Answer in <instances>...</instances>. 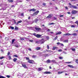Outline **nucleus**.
Masks as SVG:
<instances>
[{
    "label": "nucleus",
    "mask_w": 78,
    "mask_h": 78,
    "mask_svg": "<svg viewBox=\"0 0 78 78\" xmlns=\"http://www.w3.org/2000/svg\"><path fill=\"white\" fill-rule=\"evenodd\" d=\"M38 70L39 71H41L42 70V68H39Z\"/></svg>",
    "instance_id": "c85d7f7f"
},
{
    "label": "nucleus",
    "mask_w": 78,
    "mask_h": 78,
    "mask_svg": "<svg viewBox=\"0 0 78 78\" xmlns=\"http://www.w3.org/2000/svg\"><path fill=\"white\" fill-rule=\"evenodd\" d=\"M59 58L60 59H63V57H59Z\"/></svg>",
    "instance_id": "7c9ffc66"
},
{
    "label": "nucleus",
    "mask_w": 78,
    "mask_h": 78,
    "mask_svg": "<svg viewBox=\"0 0 78 78\" xmlns=\"http://www.w3.org/2000/svg\"><path fill=\"white\" fill-rule=\"evenodd\" d=\"M11 53L9 52L8 53V54L7 55H8V56H9V55Z\"/></svg>",
    "instance_id": "8fccbe9b"
},
{
    "label": "nucleus",
    "mask_w": 78,
    "mask_h": 78,
    "mask_svg": "<svg viewBox=\"0 0 78 78\" xmlns=\"http://www.w3.org/2000/svg\"><path fill=\"white\" fill-rule=\"evenodd\" d=\"M47 31L48 32H50V30L49 29H48L47 30Z\"/></svg>",
    "instance_id": "e2e57ef3"
},
{
    "label": "nucleus",
    "mask_w": 78,
    "mask_h": 78,
    "mask_svg": "<svg viewBox=\"0 0 78 78\" xmlns=\"http://www.w3.org/2000/svg\"><path fill=\"white\" fill-rule=\"evenodd\" d=\"M6 76V77H7V78H10V76H9V75H7Z\"/></svg>",
    "instance_id": "3c124183"
},
{
    "label": "nucleus",
    "mask_w": 78,
    "mask_h": 78,
    "mask_svg": "<svg viewBox=\"0 0 78 78\" xmlns=\"http://www.w3.org/2000/svg\"><path fill=\"white\" fill-rule=\"evenodd\" d=\"M43 73L44 74H51V73L49 71H46L44 72Z\"/></svg>",
    "instance_id": "423d86ee"
},
{
    "label": "nucleus",
    "mask_w": 78,
    "mask_h": 78,
    "mask_svg": "<svg viewBox=\"0 0 78 78\" xmlns=\"http://www.w3.org/2000/svg\"><path fill=\"white\" fill-rule=\"evenodd\" d=\"M33 35H34V36H35L36 37V34L35 33H34L33 34Z\"/></svg>",
    "instance_id": "49530a36"
},
{
    "label": "nucleus",
    "mask_w": 78,
    "mask_h": 78,
    "mask_svg": "<svg viewBox=\"0 0 78 78\" xmlns=\"http://www.w3.org/2000/svg\"><path fill=\"white\" fill-rule=\"evenodd\" d=\"M26 59H27V60H29V58L28 57H26Z\"/></svg>",
    "instance_id": "4d7b16f0"
},
{
    "label": "nucleus",
    "mask_w": 78,
    "mask_h": 78,
    "mask_svg": "<svg viewBox=\"0 0 78 78\" xmlns=\"http://www.w3.org/2000/svg\"><path fill=\"white\" fill-rule=\"evenodd\" d=\"M49 33H51V34H54V33L53 32H51Z\"/></svg>",
    "instance_id": "603ef678"
},
{
    "label": "nucleus",
    "mask_w": 78,
    "mask_h": 78,
    "mask_svg": "<svg viewBox=\"0 0 78 78\" xmlns=\"http://www.w3.org/2000/svg\"><path fill=\"white\" fill-rule=\"evenodd\" d=\"M64 73V71L63 72H58V74H61V73Z\"/></svg>",
    "instance_id": "4be33fe9"
},
{
    "label": "nucleus",
    "mask_w": 78,
    "mask_h": 78,
    "mask_svg": "<svg viewBox=\"0 0 78 78\" xmlns=\"http://www.w3.org/2000/svg\"><path fill=\"white\" fill-rule=\"evenodd\" d=\"M10 28L11 29H12V30H14V27H12V26H10Z\"/></svg>",
    "instance_id": "b1692460"
},
{
    "label": "nucleus",
    "mask_w": 78,
    "mask_h": 78,
    "mask_svg": "<svg viewBox=\"0 0 78 78\" xmlns=\"http://www.w3.org/2000/svg\"><path fill=\"white\" fill-rule=\"evenodd\" d=\"M41 36H42L41 35L39 34H37L36 35V37H37V38H40V37H41Z\"/></svg>",
    "instance_id": "0eeeda50"
},
{
    "label": "nucleus",
    "mask_w": 78,
    "mask_h": 78,
    "mask_svg": "<svg viewBox=\"0 0 78 78\" xmlns=\"http://www.w3.org/2000/svg\"><path fill=\"white\" fill-rule=\"evenodd\" d=\"M18 63H20V64H22V62L20 61H19Z\"/></svg>",
    "instance_id": "052dcab7"
},
{
    "label": "nucleus",
    "mask_w": 78,
    "mask_h": 78,
    "mask_svg": "<svg viewBox=\"0 0 78 78\" xmlns=\"http://www.w3.org/2000/svg\"><path fill=\"white\" fill-rule=\"evenodd\" d=\"M3 58H4V57H0V59H3Z\"/></svg>",
    "instance_id": "a18cd8bd"
},
{
    "label": "nucleus",
    "mask_w": 78,
    "mask_h": 78,
    "mask_svg": "<svg viewBox=\"0 0 78 78\" xmlns=\"http://www.w3.org/2000/svg\"><path fill=\"white\" fill-rule=\"evenodd\" d=\"M25 39H26V40H27V41H29V38H25Z\"/></svg>",
    "instance_id": "a19ab883"
},
{
    "label": "nucleus",
    "mask_w": 78,
    "mask_h": 78,
    "mask_svg": "<svg viewBox=\"0 0 78 78\" xmlns=\"http://www.w3.org/2000/svg\"><path fill=\"white\" fill-rule=\"evenodd\" d=\"M71 49L72 51H76V50H75V48H71Z\"/></svg>",
    "instance_id": "f3484780"
},
{
    "label": "nucleus",
    "mask_w": 78,
    "mask_h": 78,
    "mask_svg": "<svg viewBox=\"0 0 78 78\" xmlns=\"http://www.w3.org/2000/svg\"><path fill=\"white\" fill-rule=\"evenodd\" d=\"M72 35H73L74 36H76V34L74 33L73 34H72Z\"/></svg>",
    "instance_id": "4c0bfd02"
},
{
    "label": "nucleus",
    "mask_w": 78,
    "mask_h": 78,
    "mask_svg": "<svg viewBox=\"0 0 78 78\" xmlns=\"http://www.w3.org/2000/svg\"><path fill=\"white\" fill-rule=\"evenodd\" d=\"M39 12V11L38 10L37 11H36V12H34L33 14V16H37V14Z\"/></svg>",
    "instance_id": "f257e3e1"
},
{
    "label": "nucleus",
    "mask_w": 78,
    "mask_h": 78,
    "mask_svg": "<svg viewBox=\"0 0 78 78\" xmlns=\"http://www.w3.org/2000/svg\"><path fill=\"white\" fill-rule=\"evenodd\" d=\"M52 16L51 14H49L47 17V18L48 19H50V18H51V17H52Z\"/></svg>",
    "instance_id": "9d476101"
},
{
    "label": "nucleus",
    "mask_w": 78,
    "mask_h": 78,
    "mask_svg": "<svg viewBox=\"0 0 78 78\" xmlns=\"http://www.w3.org/2000/svg\"><path fill=\"white\" fill-rule=\"evenodd\" d=\"M58 51L59 52H60V51H62V49H60L59 50H58Z\"/></svg>",
    "instance_id": "72a5a7b5"
},
{
    "label": "nucleus",
    "mask_w": 78,
    "mask_h": 78,
    "mask_svg": "<svg viewBox=\"0 0 78 78\" xmlns=\"http://www.w3.org/2000/svg\"><path fill=\"white\" fill-rule=\"evenodd\" d=\"M64 17V15H60V17Z\"/></svg>",
    "instance_id": "c03bdc74"
},
{
    "label": "nucleus",
    "mask_w": 78,
    "mask_h": 78,
    "mask_svg": "<svg viewBox=\"0 0 78 78\" xmlns=\"http://www.w3.org/2000/svg\"><path fill=\"white\" fill-rule=\"evenodd\" d=\"M39 42H40L39 41H36V44H39Z\"/></svg>",
    "instance_id": "58836bf2"
},
{
    "label": "nucleus",
    "mask_w": 78,
    "mask_h": 78,
    "mask_svg": "<svg viewBox=\"0 0 78 78\" xmlns=\"http://www.w3.org/2000/svg\"><path fill=\"white\" fill-rule=\"evenodd\" d=\"M29 42H33V40H29Z\"/></svg>",
    "instance_id": "5fc2aeb1"
},
{
    "label": "nucleus",
    "mask_w": 78,
    "mask_h": 78,
    "mask_svg": "<svg viewBox=\"0 0 78 78\" xmlns=\"http://www.w3.org/2000/svg\"><path fill=\"white\" fill-rule=\"evenodd\" d=\"M65 8V9H68V8L67 7V6H66Z\"/></svg>",
    "instance_id": "338daca9"
},
{
    "label": "nucleus",
    "mask_w": 78,
    "mask_h": 78,
    "mask_svg": "<svg viewBox=\"0 0 78 78\" xmlns=\"http://www.w3.org/2000/svg\"><path fill=\"white\" fill-rule=\"evenodd\" d=\"M62 33V32H58V33H57V34H61Z\"/></svg>",
    "instance_id": "a878e982"
},
{
    "label": "nucleus",
    "mask_w": 78,
    "mask_h": 78,
    "mask_svg": "<svg viewBox=\"0 0 78 78\" xmlns=\"http://www.w3.org/2000/svg\"><path fill=\"white\" fill-rule=\"evenodd\" d=\"M24 39H25V38H24L23 37H21L20 38V40L21 41H24Z\"/></svg>",
    "instance_id": "5701e85b"
},
{
    "label": "nucleus",
    "mask_w": 78,
    "mask_h": 78,
    "mask_svg": "<svg viewBox=\"0 0 78 78\" xmlns=\"http://www.w3.org/2000/svg\"><path fill=\"white\" fill-rule=\"evenodd\" d=\"M36 55H33L32 56V58H36Z\"/></svg>",
    "instance_id": "c756f323"
},
{
    "label": "nucleus",
    "mask_w": 78,
    "mask_h": 78,
    "mask_svg": "<svg viewBox=\"0 0 78 78\" xmlns=\"http://www.w3.org/2000/svg\"><path fill=\"white\" fill-rule=\"evenodd\" d=\"M22 65L24 68H27V65H26V64L25 63H23L22 64Z\"/></svg>",
    "instance_id": "20e7f679"
},
{
    "label": "nucleus",
    "mask_w": 78,
    "mask_h": 78,
    "mask_svg": "<svg viewBox=\"0 0 78 78\" xmlns=\"http://www.w3.org/2000/svg\"><path fill=\"white\" fill-rule=\"evenodd\" d=\"M75 23H76V24H77V25L78 26V20L76 21Z\"/></svg>",
    "instance_id": "412c9836"
},
{
    "label": "nucleus",
    "mask_w": 78,
    "mask_h": 78,
    "mask_svg": "<svg viewBox=\"0 0 78 78\" xmlns=\"http://www.w3.org/2000/svg\"><path fill=\"white\" fill-rule=\"evenodd\" d=\"M68 67H70L71 68H73V66L72 65H69L68 66Z\"/></svg>",
    "instance_id": "6ab92c4d"
},
{
    "label": "nucleus",
    "mask_w": 78,
    "mask_h": 78,
    "mask_svg": "<svg viewBox=\"0 0 78 78\" xmlns=\"http://www.w3.org/2000/svg\"><path fill=\"white\" fill-rule=\"evenodd\" d=\"M47 62H48V63H50V62H51V61H50V60H48L47 61Z\"/></svg>",
    "instance_id": "aec40b11"
},
{
    "label": "nucleus",
    "mask_w": 78,
    "mask_h": 78,
    "mask_svg": "<svg viewBox=\"0 0 78 78\" xmlns=\"http://www.w3.org/2000/svg\"><path fill=\"white\" fill-rule=\"evenodd\" d=\"M57 48H58V47L54 46L53 47L52 50H55V49H57Z\"/></svg>",
    "instance_id": "4468645a"
},
{
    "label": "nucleus",
    "mask_w": 78,
    "mask_h": 78,
    "mask_svg": "<svg viewBox=\"0 0 78 78\" xmlns=\"http://www.w3.org/2000/svg\"><path fill=\"white\" fill-rule=\"evenodd\" d=\"M46 39H47L48 40V39H49V37L46 36Z\"/></svg>",
    "instance_id": "37998d69"
},
{
    "label": "nucleus",
    "mask_w": 78,
    "mask_h": 78,
    "mask_svg": "<svg viewBox=\"0 0 78 78\" xmlns=\"http://www.w3.org/2000/svg\"><path fill=\"white\" fill-rule=\"evenodd\" d=\"M46 56H49V55L48 54H46L45 55Z\"/></svg>",
    "instance_id": "680f3d73"
},
{
    "label": "nucleus",
    "mask_w": 78,
    "mask_h": 78,
    "mask_svg": "<svg viewBox=\"0 0 78 78\" xmlns=\"http://www.w3.org/2000/svg\"><path fill=\"white\" fill-rule=\"evenodd\" d=\"M3 62L0 63V65H3Z\"/></svg>",
    "instance_id": "13d9d810"
},
{
    "label": "nucleus",
    "mask_w": 78,
    "mask_h": 78,
    "mask_svg": "<svg viewBox=\"0 0 78 78\" xmlns=\"http://www.w3.org/2000/svg\"><path fill=\"white\" fill-rule=\"evenodd\" d=\"M13 56H14V57H16V58H18V55H14Z\"/></svg>",
    "instance_id": "473e14b6"
},
{
    "label": "nucleus",
    "mask_w": 78,
    "mask_h": 78,
    "mask_svg": "<svg viewBox=\"0 0 78 78\" xmlns=\"http://www.w3.org/2000/svg\"><path fill=\"white\" fill-rule=\"evenodd\" d=\"M0 78H6L5 77L2 76H0Z\"/></svg>",
    "instance_id": "de8ad7c7"
},
{
    "label": "nucleus",
    "mask_w": 78,
    "mask_h": 78,
    "mask_svg": "<svg viewBox=\"0 0 78 78\" xmlns=\"http://www.w3.org/2000/svg\"><path fill=\"white\" fill-rule=\"evenodd\" d=\"M70 8H74V9H77V7L75 5H71L70 6Z\"/></svg>",
    "instance_id": "39448f33"
},
{
    "label": "nucleus",
    "mask_w": 78,
    "mask_h": 78,
    "mask_svg": "<svg viewBox=\"0 0 78 78\" xmlns=\"http://www.w3.org/2000/svg\"><path fill=\"white\" fill-rule=\"evenodd\" d=\"M15 47L17 48H18V47H19V46H18V45H16Z\"/></svg>",
    "instance_id": "0e129e2a"
},
{
    "label": "nucleus",
    "mask_w": 78,
    "mask_h": 78,
    "mask_svg": "<svg viewBox=\"0 0 78 78\" xmlns=\"http://www.w3.org/2000/svg\"><path fill=\"white\" fill-rule=\"evenodd\" d=\"M13 7H15V6L14 5H12L11 6V8H13Z\"/></svg>",
    "instance_id": "774afa93"
},
{
    "label": "nucleus",
    "mask_w": 78,
    "mask_h": 78,
    "mask_svg": "<svg viewBox=\"0 0 78 78\" xmlns=\"http://www.w3.org/2000/svg\"><path fill=\"white\" fill-rule=\"evenodd\" d=\"M71 27H72V28H74L75 26L74 25H71Z\"/></svg>",
    "instance_id": "79ce46f5"
},
{
    "label": "nucleus",
    "mask_w": 78,
    "mask_h": 78,
    "mask_svg": "<svg viewBox=\"0 0 78 78\" xmlns=\"http://www.w3.org/2000/svg\"><path fill=\"white\" fill-rule=\"evenodd\" d=\"M38 20V19H36L35 20V23H37V22Z\"/></svg>",
    "instance_id": "ea45409f"
},
{
    "label": "nucleus",
    "mask_w": 78,
    "mask_h": 78,
    "mask_svg": "<svg viewBox=\"0 0 78 78\" xmlns=\"http://www.w3.org/2000/svg\"><path fill=\"white\" fill-rule=\"evenodd\" d=\"M29 11H33L34 12V11H36V9H30Z\"/></svg>",
    "instance_id": "1a4fd4ad"
},
{
    "label": "nucleus",
    "mask_w": 78,
    "mask_h": 78,
    "mask_svg": "<svg viewBox=\"0 0 78 78\" xmlns=\"http://www.w3.org/2000/svg\"><path fill=\"white\" fill-rule=\"evenodd\" d=\"M53 24H54V23H49L48 25H53Z\"/></svg>",
    "instance_id": "2f4dec72"
},
{
    "label": "nucleus",
    "mask_w": 78,
    "mask_h": 78,
    "mask_svg": "<svg viewBox=\"0 0 78 78\" xmlns=\"http://www.w3.org/2000/svg\"><path fill=\"white\" fill-rule=\"evenodd\" d=\"M28 50H30V51H31V48H29Z\"/></svg>",
    "instance_id": "69168bd1"
},
{
    "label": "nucleus",
    "mask_w": 78,
    "mask_h": 78,
    "mask_svg": "<svg viewBox=\"0 0 78 78\" xmlns=\"http://www.w3.org/2000/svg\"><path fill=\"white\" fill-rule=\"evenodd\" d=\"M21 22H22V20H20V21H18L16 23V25H18V23H21Z\"/></svg>",
    "instance_id": "dca6fc26"
},
{
    "label": "nucleus",
    "mask_w": 78,
    "mask_h": 78,
    "mask_svg": "<svg viewBox=\"0 0 78 78\" xmlns=\"http://www.w3.org/2000/svg\"><path fill=\"white\" fill-rule=\"evenodd\" d=\"M61 45H62V46H64V44L62 43H60Z\"/></svg>",
    "instance_id": "6e6d98bb"
},
{
    "label": "nucleus",
    "mask_w": 78,
    "mask_h": 78,
    "mask_svg": "<svg viewBox=\"0 0 78 78\" xmlns=\"http://www.w3.org/2000/svg\"><path fill=\"white\" fill-rule=\"evenodd\" d=\"M24 22H27V23H28V21L27 20H24Z\"/></svg>",
    "instance_id": "e433bc0d"
},
{
    "label": "nucleus",
    "mask_w": 78,
    "mask_h": 78,
    "mask_svg": "<svg viewBox=\"0 0 78 78\" xmlns=\"http://www.w3.org/2000/svg\"><path fill=\"white\" fill-rule=\"evenodd\" d=\"M47 48L48 49V50L49 49V46L48 45H47Z\"/></svg>",
    "instance_id": "864d4df0"
},
{
    "label": "nucleus",
    "mask_w": 78,
    "mask_h": 78,
    "mask_svg": "<svg viewBox=\"0 0 78 78\" xmlns=\"http://www.w3.org/2000/svg\"><path fill=\"white\" fill-rule=\"evenodd\" d=\"M42 27H43V28H46V27L43 24L42 25Z\"/></svg>",
    "instance_id": "c9c22d12"
},
{
    "label": "nucleus",
    "mask_w": 78,
    "mask_h": 78,
    "mask_svg": "<svg viewBox=\"0 0 78 78\" xmlns=\"http://www.w3.org/2000/svg\"><path fill=\"white\" fill-rule=\"evenodd\" d=\"M9 59H11V56H9Z\"/></svg>",
    "instance_id": "bf43d9fd"
},
{
    "label": "nucleus",
    "mask_w": 78,
    "mask_h": 78,
    "mask_svg": "<svg viewBox=\"0 0 78 78\" xmlns=\"http://www.w3.org/2000/svg\"><path fill=\"white\" fill-rule=\"evenodd\" d=\"M41 49L40 47H37L35 48V49L36 50H40Z\"/></svg>",
    "instance_id": "ddd939ff"
},
{
    "label": "nucleus",
    "mask_w": 78,
    "mask_h": 78,
    "mask_svg": "<svg viewBox=\"0 0 78 78\" xmlns=\"http://www.w3.org/2000/svg\"><path fill=\"white\" fill-rule=\"evenodd\" d=\"M35 28L37 31H40V30H41L40 28H39L38 27H35Z\"/></svg>",
    "instance_id": "6e6552de"
},
{
    "label": "nucleus",
    "mask_w": 78,
    "mask_h": 78,
    "mask_svg": "<svg viewBox=\"0 0 78 78\" xmlns=\"http://www.w3.org/2000/svg\"><path fill=\"white\" fill-rule=\"evenodd\" d=\"M77 12H78L77 11L73 10L71 12V13L73 14H75L77 13Z\"/></svg>",
    "instance_id": "7ed1b4c3"
},
{
    "label": "nucleus",
    "mask_w": 78,
    "mask_h": 78,
    "mask_svg": "<svg viewBox=\"0 0 78 78\" xmlns=\"http://www.w3.org/2000/svg\"><path fill=\"white\" fill-rule=\"evenodd\" d=\"M57 38H58V37L57 36H56L54 38V40H55L56 39H57Z\"/></svg>",
    "instance_id": "09e8293b"
},
{
    "label": "nucleus",
    "mask_w": 78,
    "mask_h": 78,
    "mask_svg": "<svg viewBox=\"0 0 78 78\" xmlns=\"http://www.w3.org/2000/svg\"><path fill=\"white\" fill-rule=\"evenodd\" d=\"M28 62H29V63H30V64H31L32 63V61L30 60H29Z\"/></svg>",
    "instance_id": "a211bd4d"
},
{
    "label": "nucleus",
    "mask_w": 78,
    "mask_h": 78,
    "mask_svg": "<svg viewBox=\"0 0 78 78\" xmlns=\"http://www.w3.org/2000/svg\"><path fill=\"white\" fill-rule=\"evenodd\" d=\"M9 2H13L12 0H7Z\"/></svg>",
    "instance_id": "f704fd0d"
},
{
    "label": "nucleus",
    "mask_w": 78,
    "mask_h": 78,
    "mask_svg": "<svg viewBox=\"0 0 78 78\" xmlns=\"http://www.w3.org/2000/svg\"><path fill=\"white\" fill-rule=\"evenodd\" d=\"M68 42L69 40H65L63 41V42H64L65 43H68Z\"/></svg>",
    "instance_id": "f8f14e48"
},
{
    "label": "nucleus",
    "mask_w": 78,
    "mask_h": 78,
    "mask_svg": "<svg viewBox=\"0 0 78 78\" xmlns=\"http://www.w3.org/2000/svg\"><path fill=\"white\" fill-rule=\"evenodd\" d=\"M16 41V40L15 39H12V44H13V43H14V41Z\"/></svg>",
    "instance_id": "393cba45"
},
{
    "label": "nucleus",
    "mask_w": 78,
    "mask_h": 78,
    "mask_svg": "<svg viewBox=\"0 0 78 78\" xmlns=\"http://www.w3.org/2000/svg\"><path fill=\"white\" fill-rule=\"evenodd\" d=\"M17 60V58H14L13 59V61L14 62H16Z\"/></svg>",
    "instance_id": "2eb2a0df"
},
{
    "label": "nucleus",
    "mask_w": 78,
    "mask_h": 78,
    "mask_svg": "<svg viewBox=\"0 0 78 78\" xmlns=\"http://www.w3.org/2000/svg\"><path fill=\"white\" fill-rule=\"evenodd\" d=\"M39 42L41 44H44L45 42V41L44 39H42L41 40L39 41Z\"/></svg>",
    "instance_id": "f03ea898"
},
{
    "label": "nucleus",
    "mask_w": 78,
    "mask_h": 78,
    "mask_svg": "<svg viewBox=\"0 0 78 78\" xmlns=\"http://www.w3.org/2000/svg\"><path fill=\"white\" fill-rule=\"evenodd\" d=\"M75 61H75V62L77 63V64H78V59H76L75 60Z\"/></svg>",
    "instance_id": "bb28decb"
},
{
    "label": "nucleus",
    "mask_w": 78,
    "mask_h": 78,
    "mask_svg": "<svg viewBox=\"0 0 78 78\" xmlns=\"http://www.w3.org/2000/svg\"><path fill=\"white\" fill-rule=\"evenodd\" d=\"M70 35H71V34L69 33H67L64 34L63 36H70Z\"/></svg>",
    "instance_id": "9b49d317"
},
{
    "label": "nucleus",
    "mask_w": 78,
    "mask_h": 78,
    "mask_svg": "<svg viewBox=\"0 0 78 78\" xmlns=\"http://www.w3.org/2000/svg\"><path fill=\"white\" fill-rule=\"evenodd\" d=\"M19 28L17 27V26H16L15 27V30H18Z\"/></svg>",
    "instance_id": "cd10ccee"
}]
</instances>
